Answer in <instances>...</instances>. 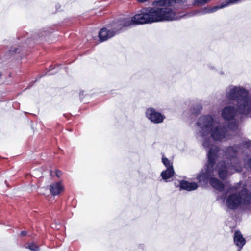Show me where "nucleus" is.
<instances>
[{
	"mask_svg": "<svg viewBox=\"0 0 251 251\" xmlns=\"http://www.w3.org/2000/svg\"><path fill=\"white\" fill-rule=\"evenodd\" d=\"M197 139L201 142L202 147L207 150L208 158L206 168L202 169L197 175V180L202 185L208 182L215 189L222 191L224 184L215 176L218 175L221 179H226L234 171L240 172L243 164L237 157L239 148L238 146L228 147L224 151V155L230 162L226 164L225 161H215L220 156V150L215 146L213 141L224 142L230 138L227 129L219 123V120L210 115H202L196 123Z\"/></svg>",
	"mask_w": 251,
	"mask_h": 251,
	"instance_id": "obj_1",
	"label": "nucleus"
},
{
	"mask_svg": "<svg viewBox=\"0 0 251 251\" xmlns=\"http://www.w3.org/2000/svg\"><path fill=\"white\" fill-rule=\"evenodd\" d=\"M155 23L150 10L146 7L141 9L132 17H126L114 22L109 28H103L99 32V38L102 42L119 33L124 27L133 25H143Z\"/></svg>",
	"mask_w": 251,
	"mask_h": 251,
	"instance_id": "obj_2",
	"label": "nucleus"
},
{
	"mask_svg": "<svg viewBox=\"0 0 251 251\" xmlns=\"http://www.w3.org/2000/svg\"><path fill=\"white\" fill-rule=\"evenodd\" d=\"M251 202V194L246 188L242 187L239 193L230 194L227 197L226 204L230 209H235L240 205H247Z\"/></svg>",
	"mask_w": 251,
	"mask_h": 251,
	"instance_id": "obj_3",
	"label": "nucleus"
},
{
	"mask_svg": "<svg viewBox=\"0 0 251 251\" xmlns=\"http://www.w3.org/2000/svg\"><path fill=\"white\" fill-rule=\"evenodd\" d=\"M249 91L243 86L230 85L226 89V96L229 100H236V106L238 109V102L243 98L247 97Z\"/></svg>",
	"mask_w": 251,
	"mask_h": 251,
	"instance_id": "obj_4",
	"label": "nucleus"
},
{
	"mask_svg": "<svg viewBox=\"0 0 251 251\" xmlns=\"http://www.w3.org/2000/svg\"><path fill=\"white\" fill-rule=\"evenodd\" d=\"M241 0H222L220 3L213 6L212 7H205L200 10L194 11L186 15V17L194 15H204L207 13H214L220 9L227 7L230 5L237 3Z\"/></svg>",
	"mask_w": 251,
	"mask_h": 251,
	"instance_id": "obj_5",
	"label": "nucleus"
},
{
	"mask_svg": "<svg viewBox=\"0 0 251 251\" xmlns=\"http://www.w3.org/2000/svg\"><path fill=\"white\" fill-rule=\"evenodd\" d=\"M236 112L235 108L230 105L226 106L221 112V116L225 120L231 121L228 127L230 130L235 131L238 128V122L234 119Z\"/></svg>",
	"mask_w": 251,
	"mask_h": 251,
	"instance_id": "obj_6",
	"label": "nucleus"
},
{
	"mask_svg": "<svg viewBox=\"0 0 251 251\" xmlns=\"http://www.w3.org/2000/svg\"><path fill=\"white\" fill-rule=\"evenodd\" d=\"M238 112L244 116L251 117V95L238 101Z\"/></svg>",
	"mask_w": 251,
	"mask_h": 251,
	"instance_id": "obj_7",
	"label": "nucleus"
},
{
	"mask_svg": "<svg viewBox=\"0 0 251 251\" xmlns=\"http://www.w3.org/2000/svg\"><path fill=\"white\" fill-rule=\"evenodd\" d=\"M145 116L151 122L155 124L163 123L165 119L164 114L151 107H149L146 110Z\"/></svg>",
	"mask_w": 251,
	"mask_h": 251,
	"instance_id": "obj_8",
	"label": "nucleus"
},
{
	"mask_svg": "<svg viewBox=\"0 0 251 251\" xmlns=\"http://www.w3.org/2000/svg\"><path fill=\"white\" fill-rule=\"evenodd\" d=\"M246 240L239 231H236L234 235V243L240 251L246 244Z\"/></svg>",
	"mask_w": 251,
	"mask_h": 251,
	"instance_id": "obj_9",
	"label": "nucleus"
},
{
	"mask_svg": "<svg viewBox=\"0 0 251 251\" xmlns=\"http://www.w3.org/2000/svg\"><path fill=\"white\" fill-rule=\"evenodd\" d=\"M179 186L181 189L188 191L195 190L198 187L197 183L196 182H189L185 180L180 182Z\"/></svg>",
	"mask_w": 251,
	"mask_h": 251,
	"instance_id": "obj_10",
	"label": "nucleus"
},
{
	"mask_svg": "<svg viewBox=\"0 0 251 251\" xmlns=\"http://www.w3.org/2000/svg\"><path fill=\"white\" fill-rule=\"evenodd\" d=\"M50 191L52 195H58L63 191V187L60 182L54 183L50 185Z\"/></svg>",
	"mask_w": 251,
	"mask_h": 251,
	"instance_id": "obj_11",
	"label": "nucleus"
},
{
	"mask_svg": "<svg viewBox=\"0 0 251 251\" xmlns=\"http://www.w3.org/2000/svg\"><path fill=\"white\" fill-rule=\"evenodd\" d=\"M174 168L166 169L161 172V176L163 180L167 182L168 179L174 176Z\"/></svg>",
	"mask_w": 251,
	"mask_h": 251,
	"instance_id": "obj_12",
	"label": "nucleus"
},
{
	"mask_svg": "<svg viewBox=\"0 0 251 251\" xmlns=\"http://www.w3.org/2000/svg\"><path fill=\"white\" fill-rule=\"evenodd\" d=\"M243 146L251 152V141H246L244 142L243 143ZM244 165L245 167L249 168L251 170V157L248 159L246 162L244 163Z\"/></svg>",
	"mask_w": 251,
	"mask_h": 251,
	"instance_id": "obj_13",
	"label": "nucleus"
},
{
	"mask_svg": "<svg viewBox=\"0 0 251 251\" xmlns=\"http://www.w3.org/2000/svg\"><path fill=\"white\" fill-rule=\"evenodd\" d=\"M162 162L164 165L167 168L166 169L173 168V162L171 160H169L164 155L162 156Z\"/></svg>",
	"mask_w": 251,
	"mask_h": 251,
	"instance_id": "obj_14",
	"label": "nucleus"
},
{
	"mask_svg": "<svg viewBox=\"0 0 251 251\" xmlns=\"http://www.w3.org/2000/svg\"><path fill=\"white\" fill-rule=\"evenodd\" d=\"M26 248H28L31 251H38L39 250V247L36 246L33 243L29 244Z\"/></svg>",
	"mask_w": 251,
	"mask_h": 251,
	"instance_id": "obj_15",
	"label": "nucleus"
},
{
	"mask_svg": "<svg viewBox=\"0 0 251 251\" xmlns=\"http://www.w3.org/2000/svg\"><path fill=\"white\" fill-rule=\"evenodd\" d=\"M19 49L17 48V46H13L12 47L10 50V52L11 53H16V52H19Z\"/></svg>",
	"mask_w": 251,
	"mask_h": 251,
	"instance_id": "obj_16",
	"label": "nucleus"
},
{
	"mask_svg": "<svg viewBox=\"0 0 251 251\" xmlns=\"http://www.w3.org/2000/svg\"><path fill=\"white\" fill-rule=\"evenodd\" d=\"M55 173H56V176L58 177H60L62 175V172L59 170H56Z\"/></svg>",
	"mask_w": 251,
	"mask_h": 251,
	"instance_id": "obj_17",
	"label": "nucleus"
},
{
	"mask_svg": "<svg viewBox=\"0 0 251 251\" xmlns=\"http://www.w3.org/2000/svg\"><path fill=\"white\" fill-rule=\"evenodd\" d=\"M21 235H23V236H25L26 234V232L25 231H23L21 232Z\"/></svg>",
	"mask_w": 251,
	"mask_h": 251,
	"instance_id": "obj_18",
	"label": "nucleus"
},
{
	"mask_svg": "<svg viewBox=\"0 0 251 251\" xmlns=\"http://www.w3.org/2000/svg\"><path fill=\"white\" fill-rule=\"evenodd\" d=\"M138 2L143 3L147 1L148 0H137Z\"/></svg>",
	"mask_w": 251,
	"mask_h": 251,
	"instance_id": "obj_19",
	"label": "nucleus"
},
{
	"mask_svg": "<svg viewBox=\"0 0 251 251\" xmlns=\"http://www.w3.org/2000/svg\"><path fill=\"white\" fill-rule=\"evenodd\" d=\"M139 247L143 249V248H144V246L143 245H140Z\"/></svg>",
	"mask_w": 251,
	"mask_h": 251,
	"instance_id": "obj_20",
	"label": "nucleus"
},
{
	"mask_svg": "<svg viewBox=\"0 0 251 251\" xmlns=\"http://www.w3.org/2000/svg\"><path fill=\"white\" fill-rule=\"evenodd\" d=\"M53 74L52 73H49L48 75H52Z\"/></svg>",
	"mask_w": 251,
	"mask_h": 251,
	"instance_id": "obj_21",
	"label": "nucleus"
},
{
	"mask_svg": "<svg viewBox=\"0 0 251 251\" xmlns=\"http://www.w3.org/2000/svg\"><path fill=\"white\" fill-rule=\"evenodd\" d=\"M1 76V73H0V77Z\"/></svg>",
	"mask_w": 251,
	"mask_h": 251,
	"instance_id": "obj_22",
	"label": "nucleus"
}]
</instances>
